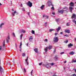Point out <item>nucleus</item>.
I'll return each instance as SVG.
<instances>
[{
  "label": "nucleus",
  "mask_w": 76,
  "mask_h": 76,
  "mask_svg": "<svg viewBox=\"0 0 76 76\" xmlns=\"http://www.w3.org/2000/svg\"><path fill=\"white\" fill-rule=\"evenodd\" d=\"M55 29H51L49 30V32H52V31H54Z\"/></svg>",
  "instance_id": "nucleus-22"
},
{
  "label": "nucleus",
  "mask_w": 76,
  "mask_h": 76,
  "mask_svg": "<svg viewBox=\"0 0 76 76\" xmlns=\"http://www.w3.org/2000/svg\"><path fill=\"white\" fill-rule=\"evenodd\" d=\"M72 62L73 63H76V59H73Z\"/></svg>",
  "instance_id": "nucleus-28"
},
{
  "label": "nucleus",
  "mask_w": 76,
  "mask_h": 76,
  "mask_svg": "<svg viewBox=\"0 0 76 76\" xmlns=\"http://www.w3.org/2000/svg\"><path fill=\"white\" fill-rule=\"evenodd\" d=\"M68 47H72V46H73V45L72 44V43H70V44L68 45Z\"/></svg>",
  "instance_id": "nucleus-15"
},
{
  "label": "nucleus",
  "mask_w": 76,
  "mask_h": 76,
  "mask_svg": "<svg viewBox=\"0 0 76 76\" xmlns=\"http://www.w3.org/2000/svg\"><path fill=\"white\" fill-rule=\"evenodd\" d=\"M56 22H59V21H60V19L59 18L56 19Z\"/></svg>",
  "instance_id": "nucleus-23"
},
{
  "label": "nucleus",
  "mask_w": 76,
  "mask_h": 76,
  "mask_svg": "<svg viewBox=\"0 0 76 76\" xmlns=\"http://www.w3.org/2000/svg\"><path fill=\"white\" fill-rule=\"evenodd\" d=\"M60 34H61V35H63V32H61L60 33Z\"/></svg>",
  "instance_id": "nucleus-51"
},
{
  "label": "nucleus",
  "mask_w": 76,
  "mask_h": 76,
  "mask_svg": "<svg viewBox=\"0 0 76 76\" xmlns=\"http://www.w3.org/2000/svg\"><path fill=\"white\" fill-rule=\"evenodd\" d=\"M22 10L23 12H25V9L24 8H23L22 9Z\"/></svg>",
  "instance_id": "nucleus-34"
},
{
  "label": "nucleus",
  "mask_w": 76,
  "mask_h": 76,
  "mask_svg": "<svg viewBox=\"0 0 76 76\" xmlns=\"http://www.w3.org/2000/svg\"><path fill=\"white\" fill-rule=\"evenodd\" d=\"M47 4L49 6H53V5L52 4V2L51 1H48L47 2Z\"/></svg>",
  "instance_id": "nucleus-5"
},
{
  "label": "nucleus",
  "mask_w": 76,
  "mask_h": 76,
  "mask_svg": "<svg viewBox=\"0 0 76 76\" xmlns=\"http://www.w3.org/2000/svg\"><path fill=\"white\" fill-rule=\"evenodd\" d=\"M27 63V65H29V63H28V62H26Z\"/></svg>",
  "instance_id": "nucleus-57"
},
{
  "label": "nucleus",
  "mask_w": 76,
  "mask_h": 76,
  "mask_svg": "<svg viewBox=\"0 0 76 76\" xmlns=\"http://www.w3.org/2000/svg\"><path fill=\"white\" fill-rule=\"evenodd\" d=\"M48 48L49 50H51L52 48H53V46L51 45H50L49 47H47Z\"/></svg>",
  "instance_id": "nucleus-14"
},
{
  "label": "nucleus",
  "mask_w": 76,
  "mask_h": 76,
  "mask_svg": "<svg viewBox=\"0 0 76 76\" xmlns=\"http://www.w3.org/2000/svg\"><path fill=\"white\" fill-rule=\"evenodd\" d=\"M1 47L0 46V51H1Z\"/></svg>",
  "instance_id": "nucleus-54"
},
{
  "label": "nucleus",
  "mask_w": 76,
  "mask_h": 76,
  "mask_svg": "<svg viewBox=\"0 0 76 76\" xmlns=\"http://www.w3.org/2000/svg\"><path fill=\"white\" fill-rule=\"evenodd\" d=\"M13 35L14 37H15V34L14 33H13Z\"/></svg>",
  "instance_id": "nucleus-42"
},
{
  "label": "nucleus",
  "mask_w": 76,
  "mask_h": 76,
  "mask_svg": "<svg viewBox=\"0 0 76 76\" xmlns=\"http://www.w3.org/2000/svg\"><path fill=\"white\" fill-rule=\"evenodd\" d=\"M65 32L66 33H68V34H70V31L68 29H66L65 30Z\"/></svg>",
  "instance_id": "nucleus-8"
},
{
  "label": "nucleus",
  "mask_w": 76,
  "mask_h": 76,
  "mask_svg": "<svg viewBox=\"0 0 76 76\" xmlns=\"http://www.w3.org/2000/svg\"><path fill=\"white\" fill-rule=\"evenodd\" d=\"M64 54V52H62L60 53V54H61V55H62V54Z\"/></svg>",
  "instance_id": "nucleus-37"
},
{
  "label": "nucleus",
  "mask_w": 76,
  "mask_h": 76,
  "mask_svg": "<svg viewBox=\"0 0 76 76\" xmlns=\"http://www.w3.org/2000/svg\"><path fill=\"white\" fill-rule=\"evenodd\" d=\"M56 53V49H55L53 51V53L54 54Z\"/></svg>",
  "instance_id": "nucleus-39"
},
{
  "label": "nucleus",
  "mask_w": 76,
  "mask_h": 76,
  "mask_svg": "<svg viewBox=\"0 0 76 76\" xmlns=\"http://www.w3.org/2000/svg\"><path fill=\"white\" fill-rule=\"evenodd\" d=\"M33 72V70H32V71H31V72H30V73H31V76H32L33 75H32V73H33V72Z\"/></svg>",
  "instance_id": "nucleus-35"
},
{
  "label": "nucleus",
  "mask_w": 76,
  "mask_h": 76,
  "mask_svg": "<svg viewBox=\"0 0 76 76\" xmlns=\"http://www.w3.org/2000/svg\"><path fill=\"white\" fill-rule=\"evenodd\" d=\"M32 39H33L32 37V36H31L29 39V41L30 42H31V41H32Z\"/></svg>",
  "instance_id": "nucleus-13"
},
{
  "label": "nucleus",
  "mask_w": 76,
  "mask_h": 76,
  "mask_svg": "<svg viewBox=\"0 0 76 76\" xmlns=\"http://www.w3.org/2000/svg\"><path fill=\"white\" fill-rule=\"evenodd\" d=\"M45 52H47L48 51V48L46 47L45 48Z\"/></svg>",
  "instance_id": "nucleus-20"
},
{
  "label": "nucleus",
  "mask_w": 76,
  "mask_h": 76,
  "mask_svg": "<svg viewBox=\"0 0 76 76\" xmlns=\"http://www.w3.org/2000/svg\"><path fill=\"white\" fill-rule=\"evenodd\" d=\"M72 22L73 23H75V25H76V21L75 20V19L73 20Z\"/></svg>",
  "instance_id": "nucleus-25"
},
{
  "label": "nucleus",
  "mask_w": 76,
  "mask_h": 76,
  "mask_svg": "<svg viewBox=\"0 0 76 76\" xmlns=\"http://www.w3.org/2000/svg\"><path fill=\"white\" fill-rule=\"evenodd\" d=\"M72 19H76V15L75 14H73L72 16Z\"/></svg>",
  "instance_id": "nucleus-7"
},
{
  "label": "nucleus",
  "mask_w": 76,
  "mask_h": 76,
  "mask_svg": "<svg viewBox=\"0 0 76 76\" xmlns=\"http://www.w3.org/2000/svg\"><path fill=\"white\" fill-rule=\"evenodd\" d=\"M69 9L70 10V12H72V10H73V7L70 6L69 7Z\"/></svg>",
  "instance_id": "nucleus-12"
},
{
  "label": "nucleus",
  "mask_w": 76,
  "mask_h": 76,
  "mask_svg": "<svg viewBox=\"0 0 76 76\" xmlns=\"http://www.w3.org/2000/svg\"><path fill=\"white\" fill-rule=\"evenodd\" d=\"M66 61H64V63H66Z\"/></svg>",
  "instance_id": "nucleus-58"
},
{
  "label": "nucleus",
  "mask_w": 76,
  "mask_h": 76,
  "mask_svg": "<svg viewBox=\"0 0 76 76\" xmlns=\"http://www.w3.org/2000/svg\"><path fill=\"white\" fill-rule=\"evenodd\" d=\"M1 5H2V4L0 3V6H1Z\"/></svg>",
  "instance_id": "nucleus-63"
},
{
  "label": "nucleus",
  "mask_w": 76,
  "mask_h": 76,
  "mask_svg": "<svg viewBox=\"0 0 76 76\" xmlns=\"http://www.w3.org/2000/svg\"><path fill=\"white\" fill-rule=\"evenodd\" d=\"M68 42H69V40H66L65 41V43H66V44H67V43Z\"/></svg>",
  "instance_id": "nucleus-36"
},
{
  "label": "nucleus",
  "mask_w": 76,
  "mask_h": 76,
  "mask_svg": "<svg viewBox=\"0 0 76 76\" xmlns=\"http://www.w3.org/2000/svg\"><path fill=\"white\" fill-rule=\"evenodd\" d=\"M7 65H9V66H10V64H8L7 63Z\"/></svg>",
  "instance_id": "nucleus-59"
},
{
  "label": "nucleus",
  "mask_w": 76,
  "mask_h": 76,
  "mask_svg": "<svg viewBox=\"0 0 76 76\" xmlns=\"http://www.w3.org/2000/svg\"><path fill=\"white\" fill-rule=\"evenodd\" d=\"M69 54H70V55H73V54H75V53L73 52H71L70 53H69Z\"/></svg>",
  "instance_id": "nucleus-21"
},
{
  "label": "nucleus",
  "mask_w": 76,
  "mask_h": 76,
  "mask_svg": "<svg viewBox=\"0 0 76 76\" xmlns=\"http://www.w3.org/2000/svg\"><path fill=\"white\" fill-rule=\"evenodd\" d=\"M22 37H23V34H22L20 35V39H22Z\"/></svg>",
  "instance_id": "nucleus-27"
},
{
  "label": "nucleus",
  "mask_w": 76,
  "mask_h": 76,
  "mask_svg": "<svg viewBox=\"0 0 76 76\" xmlns=\"http://www.w3.org/2000/svg\"><path fill=\"white\" fill-rule=\"evenodd\" d=\"M44 17H45V15H43V17L44 18Z\"/></svg>",
  "instance_id": "nucleus-53"
},
{
  "label": "nucleus",
  "mask_w": 76,
  "mask_h": 76,
  "mask_svg": "<svg viewBox=\"0 0 76 76\" xmlns=\"http://www.w3.org/2000/svg\"><path fill=\"white\" fill-rule=\"evenodd\" d=\"M50 65H51V66H53L54 64V63H50Z\"/></svg>",
  "instance_id": "nucleus-33"
},
{
  "label": "nucleus",
  "mask_w": 76,
  "mask_h": 76,
  "mask_svg": "<svg viewBox=\"0 0 76 76\" xmlns=\"http://www.w3.org/2000/svg\"><path fill=\"white\" fill-rule=\"evenodd\" d=\"M31 32L32 34H35V31L32 30Z\"/></svg>",
  "instance_id": "nucleus-32"
},
{
  "label": "nucleus",
  "mask_w": 76,
  "mask_h": 76,
  "mask_svg": "<svg viewBox=\"0 0 76 76\" xmlns=\"http://www.w3.org/2000/svg\"><path fill=\"white\" fill-rule=\"evenodd\" d=\"M64 37H66V36H67V37H68V35L67 34L64 35Z\"/></svg>",
  "instance_id": "nucleus-52"
},
{
  "label": "nucleus",
  "mask_w": 76,
  "mask_h": 76,
  "mask_svg": "<svg viewBox=\"0 0 76 76\" xmlns=\"http://www.w3.org/2000/svg\"><path fill=\"white\" fill-rule=\"evenodd\" d=\"M22 42H21L20 43V46H22Z\"/></svg>",
  "instance_id": "nucleus-45"
},
{
  "label": "nucleus",
  "mask_w": 76,
  "mask_h": 76,
  "mask_svg": "<svg viewBox=\"0 0 76 76\" xmlns=\"http://www.w3.org/2000/svg\"><path fill=\"white\" fill-rule=\"evenodd\" d=\"M69 5L70 6L73 7V6H74V3H73V2H71L69 4Z\"/></svg>",
  "instance_id": "nucleus-11"
},
{
  "label": "nucleus",
  "mask_w": 76,
  "mask_h": 76,
  "mask_svg": "<svg viewBox=\"0 0 76 76\" xmlns=\"http://www.w3.org/2000/svg\"><path fill=\"white\" fill-rule=\"evenodd\" d=\"M52 14H53V15H55V13H54V12H53Z\"/></svg>",
  "instance_id": "nucleus-44"
},
{
  "label": "nucleus",
  "mask_w": 76,
  "mask_h": 76,
  "mask_svg": "<svg viewBox=\"0 0 76 76\" xmlns=\"http://www.w3.org/2000/svg\"><path fill=\"white\" fill-rule=\"evenodd\" d=\"M12 11H14V9H12Z\"/></svg>",
  "instance_id": "nucleus-61"
},
{
  "label": "nucleus",
  "mask_w": 76,
  "mask_h": 76,
  "mask_svg": "<svg viewBox=\"0 0 76 76\" xmlns=\"http://www.w3.org/2000/svg\"><path fill=\"white\" fill-rule=\"evenodd\" d=\"M21 33H25V32H26V31L25 30H22L21 31Z\"/></svg>",
  "instance_id": "nucleus-29"
},
{
  "label": "nucleus",
  "mask_w": 76,
  "mask_h": 76,
  "mask_svg": "<svg viewBox=\"0 0 76 76\" xmlns=\"http://www.w3.org/2000/svg\"><path fill=\"white\" fill-rule=\"evenodd\" d=\"M64 10H58V12H59V13H63V12H64Z\"/></svg>",
  "instance_id": "nucleus-19"
},
{
  "label": "nucleus",
  "mask_w": 76,
  "mask_h": 76,
  "mask_svg": "<svg viewBox=\"0 0 76 76\" xmlns=\"http://www.w3.org/2000/svg\"><path fill=\"white\" fill-rule=\"evenodd\" d=\"M57 34H58V33H56L55 34V35H57Z\"/></svg>",
  "instance_id": "nucleus-50"
},
{
  "label": "nucleus",
  "mask_w": 76,
  "mask_h": 76,
  "mask_svg": "<svg viewBox=\"0 0 76 76\" xmlns=\"http://www.w3.org/2000/svg\"><path fill=\"white\" fill-rule=\"evenodd\" d=\"M42 64V62L40 63L39 64V65L41 66Z\"/></svg>",
  "instance_id": "nucleus-43"
},
{
  "label": "nucleus",
  "mask_w": 76,
  "mask_h": 76,
  "mask_svg": "<svg viewBox=\"0 0 76 76\" xmlns=\"http://www.w3.org/2000/svg\"><path fill=\"white\" fill-rule=\"evenodd\" d=\"M4 25V23H1V24H0V28L1 29V28H2V26H3V25Z\"/></svg>",
  "instance_id": "nucleus-17"
},
{
  "label": "nucleus",
  "mask_w": 76,
  "mask_h": 76,
  "mask_svg": "<svg viewBox=\"0 0 76 76\" xmlns=\"http://www.w3.org/2000/svg\"><path fill=\"white\" fill-rule=\"evenodd\" d=\"M66 26H70V25H69V23H67L66 24Z\"/></svg>",
  "instance_id": "nucleus-38"
},
{
  "label": "nucleus",
  "mask_w": 76,
  "mask_h": 76,
  "mask_svg": "<svg viewBox=\"0 0 76 76\" xmlns=\"http://www.w3.org/2000/svg\"><path fill=\"white\" fill-rule=\"evenodd\" d=\"M72 76H76V74H73Z\"/></svg>",
  "instance_id": "nucleus-49"
},
{
  "label": "nucleus",
  "mask_w": 76,
  "mask_h": 76,
  "mask_svg": "<svg viewBox=\"0 0 76 76\" xmlns=\"http://www.w3.org/2000/svg\"><path fill=\"white\" fill-rule=\"evenodd\" d=\"M3 44L4 47V46H5V40L4 41Z\"/></svg>",
  "instance_id": "nucleus-26"
},
{
  "label": "nucleus",
  "mask_w": 76,
  "mask_h": 76,
  "mask_svg": "<svg viewBox=\"0 0 76 76\" xmlns=\"http://www.w3.org/2000/svg\"><path fill=\"white\" fill-rule=\"evenodd\" d=\"M0 71L1 72V73H2V72H3V68L0 65Z\"/></svg>",
  "instance_id": "nucleus-9"
},
{
  "label": "nucleus",
  "mask_w": 76,
  "mask_h": 76,
  "mask_svg": "<svg viewBox=\"0 0 76 76\" xmlns=\"http://www.w3.org/2000/svg\"><path fill=\"white\" fill-rule=\"evenodd\" d=\"M26 59H28V56H27V58Z\"/></svg>",
  "instance_id": "nucleus-64"
},
{
  "label": "nucleus",
  "mask_w": 76,
  "mask_h": 76,
  "mask_svg": "<svg viewBox=\"0 0 76 76\" xmlns=\"http://www.w3.org/2000/svg\"><path fill=\"white\" fill-rule=\"evenodd\" d=\"M45 17L46 18H47V19H48V16L47 15L45 16Z\"/></svg>",
  "instance_id": "nucleus-40"
},
{
  "label": "nucleus",
  "mask_w": 76,
  "mask_h": 76,
  "mask_svg": "<svg viewBox=\"0 0 76 76\" xmlns=\"http://www.w3.org/2000/svg\"><path fill=\"white\" fill-rule=\"evenodd\" d=\"M54 58L55 60H56H56H58V59H59V58L57 56H55Z\"/></svg>",
  "instance_id": "nucleus-18"
},
{
  "label": "nucleus",
  "mask_w": 76,
  "mask_h": 76,
  "mask_svg": "<svg viewBox=\"0 0 76 76\" xmlns=\"http://www.w3.org/2000/svg\"><path fill=\"white\" fill-rule=\"evenodd\" d=\"M45 6L44 5H42V6L40 7V8L42 9V10L43 9H44V7Z\"/></svg>",
  "instance_id": "nucleus-24"
},
{
  "label": "nucleus",
  "mask_w": 76,
  "mask_h": 76,
  "mask_svg": "<svg viewBox=\"0 0 76 76\" xmlns=\"http://www.w3.org/2000/svg\"><path fill=\"white\" fill-rule=\"evenodd\" d=\"M24 72H25V73L26 72V70H25V68H24Z\"/></svg>",
  "instance_id": "nucleus-48"
},
{
  "label": "nucleus",
  "mask_w": 76,
  "mask_h": 76,
  "mask_svg": "<svg viewBox=\"0 0 76 76\" xmlns=\"http://www.w3.org/2000/svg\"><path fill=\"white\" fill-rule=\"evenodd\" d=\"M28 59H26V60H25V61H26V62H28Z\"/></svg>",
  "instance_id": "nucleus-41"
},
{
  "label": "nucleus",
  "mask_w": 76,
  "mask_h": 76,
  "mask_svg": "<svg viewBox=\"0 0 76 76\" xmlns=\"http://www.w3.org/2000/svg\"><path fill=\"white\" fill-rule=\"evenodd\" d=\"M45 27H46V26H47V22H46L45 23Z\"/></svg>",
  "instance_id": "nucleus-30"
},
{
  "label": "nucleus",
  "mask_w": 76,
  "mask_h": 76,
  "mask_svg": "<svg viewBox=\"0 0 76 76\" xmlns=\"http://www.w3.org/2000/svg\"><path fill=\"white\" fill-rule=\"evenodd\" d=\"M43 66H45L47 68H50L51 67L50 63H48L45 65V64H43Z\"/></svg>",
  "instance_id": "nucleus-1"
},
{
  "label": "nucleus",
  "mask_w": 76,
  "mask_h": 76,
  "mask_svg": "<svg viewBox=\"0 0 76 76\" xmlns=\"http://www.w3.org/2000/svg\"><path fill=\"white\" fill-rule=\"evenodd\" d=\"M27 5L29 6V7H31L32 6V3L30 1L27 3Z\"/></svg>",
  "instance_id": "nucleus-2"
},
{
  "label": "nucleus",
  "mask_w": 76,
  "mask_h": 76,
  "mask_svg": "<svg viewBox=\"0 0 76 76\" xmlns=\"http://www.w3.org/2000/svg\"><path fill=\"white\" fill-rule=\"evenodd\" d=\"M52 9V10H54V7H53L52 8H51Z\"/></svg>",
  "instance_id": "nucleus-47"
},
{
  "label": "nucleus",
  "mask_w": 76,
  "mask_h": 76,
  "mask_svg": "<svg viewBox=\"0 0 76 76\" xmlns=\"http://www.w3.org/2000/svg\"><path fill=\"white\" fill-rule=\"evenodd\" d=\"M22 56H23V57H25V53H23Z\"/></svg>",
  "instance_id": "nucleus-31"
},
{
  "label": "nucleus",
  "mask_w": 76,
  "mask_h": 76,
  "mask_svg": "<svg viewBox=\"0 0 76 76\" xmlns=\"http://www.w3.org/2000/svg\"><path fill=\"white\" fill-rule=\"evenodd\" d=\"M53 41L55 42H57L58 41V38L57 37H55L54 38Z\"/></svg>",
  "instance_id": "nucleus-3"
},
{
  "label": "nucleus",
  "mask_w": 76,
  "mask_h": 76,
  "mask_svg": "<svg viewBox=\"0 0 76 76\" xmlns=\"http://www.w3.org/2000/svg\"><path fill=\"white\" fill-rule=\"evenodd\" d=\"M20 5H21V7H22V4H21Z\"/></svg>",
  "instance_id": "nucleus-60"
},
{
  "label": "nucleus",
  "mask_w": 76,
  "mask_h": 76,
  "mask_svg": "<svg viewBox=\"0 0 76 76\" xmlns=\"http://www.w3.org/2000/svg\"><path fill=\"white\" fill-rule=\"evenodd\" d=\"M45 41L47 42V41H48V39H46L45 40Z\"/></svg>",
  "instance_id": "nucleus-46"
},
{
  "label": "nucleus",
  "mask_w": 76,
  "mask_h": 76,
  "mask_svg": "<svg viewBox=\"0 0 76 76\" xmlns=\"http://www.w3.org/2000/svg\"><path fill=\"white\" fill-rule=\"evenodd\" d=\"M19 48H20V49H21V46H20V47H19Z\"/></svg>",
  "instance_id": "nucleus-62"
},
{
  "label": "nucleus",
  "mask_w": 76,
  "mask_h": 76,
  "mask_svg": "<svg viewBox=\"0 0 76 76\" xmlns=\"http://www.w3.org/2000/svg\"><path fill=\"white\" fill-rule=\"evenodd\" d=\"M34 51L36 53H38V48H35V49H34Z\"/></svg>",
  "instance_id": "nucleus-10"
},
{
  "label": "nucleus",
  "mask_w": 76,
  "mask_h": 76,
  "mask_svg": "<svg viewBox=\"0 0 76 76\" xmlns=\"http://www.w3.org/2000/svg\"><path fill=\"white\" fill-rule=\"evenodd\" d=\"M9 40H10V37H9V36H8L6 39V41L7 43H8V42H9Z\"/></svg>",
  "instance_id": "nucleus-6"
},
{
  "label": "nucleus",
  "mask_w": 76,
  "mask_h": 76,
  "mask_svg": "<svg viewBox=\"0 0 76 76\" xmlns=\"http://www.w3.org/2000/svg\"><path fill=\"white\" fill-rule=\"evenodd\" d=\"M61 29V27L60 26H59L57 29H56L57 32H58Z\"/></svg>",
  "instance_id": "nucleus-16"
},
{
  "label": "nucleus",
  "mask_w": 76,
  "mask_h": 76,
  "mask_svg": "<svg viewBox=\"0 0 76 76\" xmlns=\"http://www.w3.org/2000/svg\"><path fill=\"white\" fill-rule=\"evenodd\" d=\"M15 13H16V15H18V13L16 12V11H15L14 12L11 13L12 16H15Z\"/></svg>",
  "instance_id": "nucleus-4"
},
{
  "label": "nucleus",
  "mask_w": 76,
  "mask_h": 76,
  "mask_svg": "<svg viewBox=\"0 0 76 76\" xmlns=\"http://www.w3.org/2000/svg\"><path fill=\"white\" fill-rule=\"evenodd\" d=\"M27 14H28V15H30V13L29 12H27Z\"/></svg>",
  "instance_id": "nucleus-55"
},
{
  "label": "nucleus",
  "mask_w": 76,
  "mask_h": 76,
  "mask_svg": "<svg viewBox=\"0 0 76 76\" xmlns=\"http://www.w3.org/2000/svg\"><path fill=\"white\" fill-rule=\"evenodd\" d=\"M26 45L27 46V47H28V43H27Z\"/></svg>",
  "instance_id": "nucleus-56"
}]
</instances>
